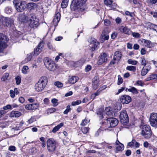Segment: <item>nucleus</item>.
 Here are the masks:
<instances>
[{
	"mask_svg": "<svg viewBox=\"0 0 157 157\" xmlns=\"http://www.w3.org/2000/svg\"><path fill=\"white\" fill-rule=\"evenodd\" d=\"M47 82V78L46 76H42L35 86L36 90L38 92L42 91L45 87Z\"/></svg>",
	"mask_w": 157,
	"mask_h": 157,
	"instance_id": "obj_1",
	"label": "nucleus"
},
{
	"mask_svg": "<svg viewBox=\"0 0 157 157\" xmlns=\"http://www.w3.org/2000/svg\"><path fill=\"white\" fill-rule=\"evenodd\" d=\"M141 135L146 139L150 138L152 136V131L149 125L146 124L141 127Z\"/></svg>",
	"mask_w": 157,
	"mask_h": 157,
	"instance_id": "obj_2",
	"label": "nucleus"
},
{
	"mask_svg": "<svg viewBox=\"0 0 157 157\" xmlns=\"http://www.w3.org/2000/svg\"><path fill=\"white\" fill-rule=\"evenodd\" d=\"M27 21L31 28L36 27L38 25V20L33 14L29 13L28 15Z\"/></svg>",
	"mask_w": 157,
	"mask_h": 157,
	"instance_id": "obj_3",
	"label": "nucleus"
},
{
	"mask_svg": "<svg viewBox=\"0 0 157 157\" xmlns=\"http://www.w3.org/2000/svg\"><path fill=\"white\" fill-rule=\"evenodd\" d=\"M44 62L46 67L49 71H54L56 67L54 62L48 57H45L44 59Z\"/></svg>",
	"mask_w": 157,
	"mask_h": 157,
	"instance_id": "obj_4",
	"label": "nucleus"
},
{
	"mask_svg": "<svg viewBox=\"0 0 157 157\" xmlns=\"http://www.w3.org/2000/svg\"><path fill=\"white\" fill-rule=\"evenodd\" d=\"M13 3L18 12H22L25 9V2L19 0H14Z\"/></svg>",
	"mask_w": 157,
	"mask_h": 157,
	"instance_id": "obj_5",
	"label": "nucleus"
},
{
	"mask_svg": "<svg viewBox=\"0 0 157 157\" xmlns=\"http://www.w3.org/2000/svg\"><path fill=\"white\" fill-rule=\"evenodd\" d=\"M87 0H74L71 5V9L75 10L78 8L81 9V7L84 5Z\"/></svg>",
	"mask_w": 157,
	"mask_h": 157,
	"instance_id": "obj_6",
	"label": "nucleus"
},
{
	"mask_svg": "<svg viewBox=\"0 0 157 157\" xmlns=\"http://www.w3.org/2000/svg\"><path fill=\"white\" fill-rule=\"evenodd\" d=\"M47 149L50 152L55 151L56 148V143L53 138L49 139L47 142Z\"/></svg>",
	"mask_w": 157,
	"mask_h": 157,
	"instance_id": "obj_7",
	"label": "nucleus"
},
{
	"mask_svg": "<svg viewBox=\"0 0 157 157\" xmlns=\"http://www.w3.org/2000/svg\"><path fill=\"white\" fill-rule=\"evenodd\" d=\"M0 22L4 26L8 27L13 24L14 20L10 17H0Z\"/></svg>",
	"mask_w": 157,
	"mask_h": 157,
	"instance_id": "obj_8",
	"label": "nucleus"
},
{
	"mask_svg": "<svg viewBox=\"0 0 157 157\" xmlns=\"http://www.w3.org/2000/svg\"><path fill=\"white\" fill-rule=\"evenodd\" d=\"M120 119L121 122L123 124H127L129 121V118L126 110L122 111L120 114Z\"/></svg>",
	"mask_w": 157,
	"mask_h": 157,
	"instance_id": "obj_9",
	"label": "nucleus"
},
{
	"mask_svg": "<svg viewBox=\"0 0 157 157\" xmlns=\"http://www.w3.org/2000/svg\"><path fill=\"white\" fill-rule=\"evenodd\" d=\"M149 121L151 125L157 128V113H152L151 114Z\"/></svg>",
	"mask_w": 157,
	"mask_h": 157,
	"instance_id": "obj_10",
	"label": "nucleus"
},
{
	"mask_svg": "<svg viewBox=\"0 0 157 157\" xmlns=\"http://www.w3.org/2000/svg\"><path fill=\"white\" fill-rule=\"evenodd\" d=\"M107 124L109 127H111L116 126L118 124V121L116 118L110 117L107 120Z\"/></svg>",
	"mask_w": 157,
	"mask_h": 157,
	"instance_id": "obj_11",
	"label": "nucleus"
},
{
	"mask_svg": "<svg viewBox=\"0 0 157 157\" xmlns=\"http://www.w3.org/2000/svg\"><path fill=\"white\" fill-rule=\"evenodd\" d=\"M107 61V55L105 53H104L99 56L97 64L98 65H100L104 63H106Z\"/></svg>",
	"mask_w": 157,
	"mask_h": 157,
	"instance_id": "obj_12",
	"label": "nucleus"
},
{
	"mask_svg": "<svg viewBox=\"0 0 157 157\" xmlns=\"http://www.w3.org/2000/svg\"><path fill=\"white\" fill-rule=\"evenodd\" d=\"M44 42L43 40L41 41L36 48L34 49V55L35 56H37L41 52L44 48Z\"/></svg>",
	"mask_w": 157,
	"mask_h": 157,
	"instance_id": "obj_13",
	"label": "nucleus"
},
{
	"mask_svg": "<svg viewBox=\"0 0 157 157\" xmlns=\"http://www.w3.org/2000/svg\"><path fill=\"white\" fill-rule=\"evenodd\" d=\"M120 100L122 104H127L131 102V98L128 95H124L121 96Z\"/></svg>",
	"mask_w": 157,
	"mask_h": 157,
	"instance_id": "obj_14",
	"label": "nucleus"
},
{
	"mask_svg": "<svg viewBox=\"0 0 157 157\" xmlns=\"http://www.w3.org/2000/svg\"><path fill=\"white\" fill-rule=\"evenodd\" d=\"M29 13H22L19 14L17 19L18 21L21 22H24L26 20L28 21V16Z\"/></svg>",
	"mask_w": 157,
	"mask_h": 157,
	"instance_id": "obj_15",
	"label": "nucleus"
},
{
	"mask_svg": "<svg viewBox=\"0 0 157 157\" xmlns=\"http://www.w3.org/2000/svg\"><path fill=\"white\" fill-rule=\"evenodd\" d=\"M118 30L121 33L127 35H130L132 33L131 30L126 26H121L119 28Z\"/></svg>",
	"mask_w": 157,
	"mask_h": 157,
	"instance_id": "obj_16",
	"label": "nucleus"
},
{
	"mask_svg": "<svg viewBox=\"0 0 157 157\" xmlns=\"http://www.w3.org/2000/svg\"><path fill=\"white\" fill-rule=\"evenodd\" d=\"M109 38L108 32L107 29H105L102 32L101 36V41L102 42L106 40H107Z\"/></svg>",
	"mask_w": 157,
	"mask_h": 157,
	"instance_id": "obj_17",
	"label": "nucleus"
},
{
	"mask_svg": "<svg viewBox=\"0 0 157 157\" xmlns=\"http://www.w3.org/2000/svg\"><path fill=\"white\" fill-rule=\"evenodd\" d=\"M99 44V42L96 40H92L90 44V47H91L90 49L91 51H94L97 49Z\"/></svg>",
	"mask_w": 157,
	"mask_h": 157,
	"instance_id": "obj_18",
	"label": "nucleus"
},
{
	"mask_svg": "<svg viewBox=\"0 0 157 157\" xmlns=\"http://www.w3.org/2000/svg\"><path fill=\"white\" fill-rule=\"evenodd\" d=\"M124 145L117 140L116 142V149L117 151H122L124 149Z\"/></svg>",
	"mask_w": 157,
	"mask_h": 157,
	"instance_id": "obj_19",
	"label": "nucleus"
},
{
	"mask_svg": "<svg viewBox=\"0 0 157 157\" xmlns=\"http://www.w3.org/2000/svg\"><path fill=\"white\" fill-rule=\"evenodd\" d=\"M21 115V112L17 111H12L10 115V117H17Z\"/></svg>",
	"mask_w": 157,
	"mask_h": 157,
	"instance_id": "obj_20",
	"label": "nucleus"
},
{
	"mask_svg": "<svg viewBox=\"0 0 157 157\" xmlns=\"http://www.w3.org/2000/svg\"><path fill=\"white\" fill-rule=\"evenodd\" d=\"M151 68V67L150 65H148L146 66L145 68V67H144L141 71V75L142 76H145L149 71Z\"/></svg>",
	"mask_w": 157,
	"mask_h": 157,
	"instance_id": "obj_21",
	"label": "nucleus"
},
{
	"mask_svg": "<svg viewBox=\"0 0 157 157\" xmlns=\"http://www.w3.org/2000/svg\"><path fill=\"white\" fill-rule=\"evenodd\" d=\"M99 85V79L97 77H95L92 82L93 89L96 90L98 88Z\"/></svg>",
	"mask_w": 157,
	"mask_h": 157,
	"instance_id": "obj_22",
	"label": "nucleus"
},
{
	"mask_svg": "<svg viewBox=\"0 0 157 157\" xmlns=\"http://www.w3.org/2000/svg\"><path fill=\"white\" fill-rule=\"evenodd\" d=\"M122 54L121 52L119 51H116L114 54L113 59L116 60H119L121 58Z\"/></svg>",
	"mask_w": 157,
	"mask_h": 157,
	"instance_id": "obj_23",
	"label": "nucleus"
},
{
	"mask_svg": "<svg viewBox=\"0 0 157 157\" xmlns=\"http://www.w3.org/2000/svg\"><path fill=\"white\" fill-rule=\"evenodd\" d=\"M60 18V14L59 13H57L55 14L53 20L54 24H57L59 22Z\"/></svg>",
	"mask_w": 157,
	"mask_h": 157,
	"instance_id": "obj_24",
	"label": "nucleus"
},
{
	"mask_svg": "<svg viewBox=\"0 0 157 157\" xmlns=\"http://www.w3.org/2000/svg\"><path fill=\"white\" fill-rule=\"evenodd\" d=\"M9 40L7 37L3 33H0V42L6 43Z\"/></svg>",
	"mask_w": 157,
	"mask_h": 157,
	"instance_id": "obj_25",
	"label": "nucleus"
},
{
	"mask_svg": "<svg viewBox=\"0 0 157 157\" xmlns=\"http://www.w3.org/2000/svg\"><path fill=\"white\" fill-rule=\"evenodd\" d=\"M37 4L34 2H30L28 3L27 6L28 9L30 10H33L36 7Z\"/></svg>",
	"mask_w": 157,
	"mask_h": 157,
	"instance_id": "obj_26",
	"label": "nucleus"
},
{
	"mask_svg": "<svg viewBox=\"0 0 157 157\" xmlns=\"http://www.w3.org/2000/svg\"><path fill=\"white\" fill-rule=\"evenodd\" d=\"M125 90L126 91H128L131 92L133 94H138L137 89L135 88L132 86H130L129 88H126L125 89Z\"/></svg>",
	"mask_w": 157,
	"mask_h": 157,
	"instance_id": "obj_27",
	"label": "nucleus"
},
{
	"mask_svg": "<svg viewBox=\"0 0 157 157\" xmlns=\"http://www.w3.org/2000/svg\"><path fill=\"white\" fill-rule=\"evenodd\" d=\"M78 79V77L72 76L69 79L68 81L70 83L74 84L77 81Z\"/></svg>",
	"mask_w": 157,
	"mask_h": 157,
	"instance_id": "obj_28",
	"label": "nucleus"
},
{
	"mask_svg": "<svg viewBox=\"0 0 157 157\" xmlns=\"http://www.w3.org/2000/svg\"><path fill=\"white\" fill-rule=\"evenodd\" d=\"M144 44L145 46L148 48H151L154 46V44L149 40H145Z\"/></svg>",
	"mask_w": 157,
	"mask_h": 157,
	"instance_id": "obj_29",
	"label": "nucleus"
},
{
	"mask_svg": "<svg viewBox=\"0 0 157 157\" xmlns=\"http://www.w3.org/2000/svg\"><path fill=\"white\" fill-rule=\"evenodd\" d=\"M157 79V74H152L150 75L146 79L147 81Z\"/></svg>",
	"mask_w": 157,
	"mask_h": 157,
	"instance_id": "obj_30",
	"label": "nucleus"
},
{
	"mask_svg": "<svg viewBox=\"0 0 157 157\" xmlns=\"http://www.w3.org/2000/svg\"><path fill=\"white\" fill-rule=\"evenodd\" d=\"M63 123H60L59 124L55 127L52 129V132L53 133H56L61 127L63 126Z\"/></svg>",
	"mask_w": 157,
	"mask_h": 157,
	"instance_id": "obj_31",
	"label": "nucleus"
},
{
	"mask_svg": "<svg viewBox=\"0 0 157 157\" xmlns=\"http://www.w3.org/2000/svg\"><path fill=\"white\" fill-rule=\"evenodd\" d=\"M7 47V45L6 43L0 42V53H3V50L6 48Z\"/></svg>",
	"mask_w": 157,
	"mask_h": 157,
	"instance_id": "obj_32",
	"label": "nucleus"
},
{
	"mask_svg": "<svg viewBox=\"0 0 157 157\" xmlns=\"http://www.w3.org/2000/svg\"><path fill=\"white\" fill-rule=\"evenodd\" d=\"M103 110L102 109H100L97 111V114L99 116L101 119L103 118Z\"/></svg>",
	"mask_w": 157,
	"mask_h": 157,
	"instance_id": "obj_33",
	"label": "nucleus"
},
{
	"mask_svg": "<svg viewBox=\"0 0 157 157\" xmlns=\"http://www.w3.org/2000/svg\"><path fill=\"white\" fill-rule=\"evenodd\" d=\"M102 91V90H101V88L99 89L95 93L91 95V98L94 99L95 97L98 95Z\"/></svg>",
	"mask_w": 157,
	"mask_h": 157,
	"instance_id": "obj_34",
	"label": "nucleus"
},
{
	"mask_svg": "<svg viewBox=\"0 0 157 157\" xmlns=\"http://www.w3.org/2000/svg\"><path fill=\"white\" fill-rule=\"evenodd\" d=\"M68 0H63L61 4V7L63 8H66L68 4Z\"/></svg>",
	"mask_w": 157,
	"mask_h": 157,
	"instance_id": "obj_35",
	"label": "nucleus"
},
{
	"mask_svg": "<svg viewBox=\"0 0 157 157\" xmlns=\"http://www.w3.org/2000/svg\"><path fill=\"white\" fill-rule=\"evenodd\" d=\"M9 76V75L8 73H5L2 77L1 79L3 81H5L8 79Z\"/></svg>",
	"mask_w": 157,
	"mask_h": 157,
	"instance_id": "obj_36",
	"label": "nucleus"
},
{
	"mask_svg": "<svg viewBox=\"0 0 157 157\" xmlns=\"http://www.w3.org/2000/svg\"><path fill=\"white\" fill-rule=\"evenodd\" d=\"M126 69L127 70L135 72L136 70V67L133 66H129L126 67Z\"/></svg>",
	"mask_w": 157,
	"mask_h": 157,
	"instance_id": "obj_37",
	"label": "nucleus"
},
{
	"mask_svg": "<svg viewBox=\"0 0 157 157\" xmlns=\"http://www.w3.org/2000/svg\"><path fill=\"white\" fill-rule=\"evenodd\" d=\"M28 69L29 67L28 66H24L22 69L21 71L23 74H26L27 72V70Z\"/></svg>",
	"mask_w": 157,
	"mask_h": 157,
	"instance_id": "obj_38",
	"label": "nucleus"
},
{
	"mask_svg": "<svg viewBox=\"0 0 157 157\" xmlns=\"http://www.w3.org/2000/svg\"><path fill=\"white\" fill-rule=\"evenodd\" d=\"M127 62L129 64H131L133 65H136L138 63L137 61L136 60H133L131 59H129L128 61Z\"/></svg>",
	"mask_w": 157,
	"mask_h": 157,
	"instance_id": "obj_39",
	"label": "nucleus"
},
{
	"mask_svg": "<svg viewBox=\"0 0 157 157\" xmlns=\"http://www.w3.org/2000/svg\"><path fill=\"white\" fill-rule=\"evenodd\" d=\"M58 100L56 98H53L52 99L51 102L53 104L54 106H56L58 104Z\"/></svg>",
	"mask_w": 157,
	"mask_h": 157,
	"instance_id": "obj_40",
	"label": "nucleus"
},
{
	"mask_svg": "<svg viewBox=\"0 0 157 157\" xmlns=\"http://www.w3.org/2000/svg\"><path fill=\"white\" fill-rule=\"evenodd\" d=\"M81 100H77L76 101H73L71 103V105L73 106L78 105L81 103Z\"/></svg>",
	"mask_w": 157,
	"mask_h": 157,
	"instance_id": "obj_41",
	"label": "nucleus"
},
{
	"mask_svg": "<svg viewBox=\"0 0 157 157\" xmlns=\"http://www.w3.org/2000/svg\"><path fill=\"white\" fill-rule=\"evenodd\" d=\"M56 110V109L54 108H51L48 109L47 113H51L54 112Z\"/></svg>",
	"mask_w": 157,
	"mask_h": 157,
	"instance_id": "obj_42",
	"label": "nucleus"
},
{
	"mask_svg": "<svg viewBox=\"0 0 157 157\" xmlns=\"http://www.w3.org/2000/svg\"><path fill=\"white\" fill-rule=\"evenodd\" d=\"M16 83L17 85H19L21 82V78L19 76H17L15 78Z\"/></svg>",
	"mask_w": 157,
	"mask_h": 157,
	"instance_id": "obj_43",
	"label": "nucleus"
},
{
	"mask_svg": "<svg viewBox=\"0 0 157 157\" xmlns=\"http://www.w3.org/2000/svg\"><path fill=\"white\" fill-rule=\"evenodd\" d=\"M39 104L36 103L31 104L32 110L35 109L38 107Z\"/></svg>",
	"mask_w": 157,
	"mask_h": 157,
	"instance_id": "obj_44",
	"label": "nucleus"
},
{
	"mask_svg": "<svg viewBox=\"0 0 157 157\" xmlns=\"http://www.w3.org/2000/svg\"><path fill=\"white\" fill-rule=\"evenodd\" d=\"M118 77L117 84L118 85H120L122 83L123 79L120 75L118 76Z\"/></svg>",
	"mask_w": 157,
	"mask_h": 157,
	"instance_id": "obj_45",
	"label": "nucleus"
},
{
	"mask_svg": "<svg viewBox=\"0 0 157 157\" xmlns=\"http://www.w3.org/2000/svg\"><path fill=\"white\" fill-rule=\"evenodd\" d=\"M55 85L59 88H60L63 86V84L59 82H55Z\"/></svg>",
	"mask_w": 157,
	"mask_h": 157,
	"instance_id": "obj_46",
	"label": "nucleus"
},
{
	"mask_svg": "<svg viewBox=\"0 0 157 157\" xmlns=\"http://www.w3.org/2000/svg\"><path fill=\"white\" fill-rule=\"evenodd\" d=\"M104 3L107 6L111 5L113 3L112 0H105L104 1Z\"/></svg>",
	"mask_w": 157,
	"mask_h": 157,
	"instance_id": "obj_47",
	"label": "nucleus"
},
{
	"mask_svg": "<svg viewBox=\"0 0 157 157\" xmlns=\"http://www.w3.org/2000/svg\"><path fill=\"white\" fill-rule=\"evenodd\" d=\"M141 65H143L144 67H145L146 65V60L144 57L141 58Z\"/></svg>",
	"mask_w": 157,
	"mask_h": 157,
	"instance_id": "obj_48",
	"label": "nucleus"
},
{
	"mask_svg": "<svg viewBox=\"0 0 157 157\" xmlns=\"http://www.w3.org/2000/svg\"><path fill=\"white\" fill-rule=\"evenodd\" d=\"M150 27L153 30L157 32V25L151 24L150 25Z\"/></svg>",
	"mask_w": 157,
	"mask_h": 157,
	"instance_id": "obj_49",
	"label": "nucleus"
},
{
	"mask_svg": "<svg viewBox=\"0 0 157 157\" xmlns=\"http://www.w3.org/2000/svg\"><path fill=\"white\" fill-rule=\"evenodd\" d=\"M146 2L148 4H155L157 2V0H146Z\"/></svg>",
	"mask_w": 157,
	"mask_h": 157,
	"instance_id": "obj_50",
	"label": "nucleus"
},
{
	"mask_svg": "<svg viewBox=\"0 0 157 157\" xmlns=\"http://www.w3.org/2000/svg\"><path fill=\"white\" fill-rule=\"evenodd\" d=\"M5 12L6 13L9 14L12 12V9L9 7H6L5 9Z\"/></svg>",
	"mask_w": 157,
	"mask_h": 157,
	"instance_id": "obj_51",
	"label": "nucleus"
},
{
	"mask_svg": "<svg viewBox=\"0 0 157 157\" xmlns=\"http://www.w3.org/2000/svg\"><path fill=\"white\" fill-rule=\"evenodd\" d=\"M71 109L70 108V106L69 105H68L67 106V109L66 110L64 111L63 113L64 114H67L68 113L71 111Z\"/></svg>",
	"mask_w": 157,
	"mask_h": 157,
	"instance_id": "obj_52",
	"label": "nucleus"
},
{
	"mask_svg": "<svg viewBox=\"0 0 157 157\" xmlns=\"http://www.w3.org/2000/svg\"><path fill=\"white\" fill-rule=\"evenodd\" d=\"M89 130V128L87 127H83L82 128V131L84 134L86 133Z\"/></svg>",
	"mask_w": 157,
	"mask_h": 157,
	"instance_id": "obj_53",
	"label": "nucleus"
},
{
	"mask_svg": "<svg viewBox=\"0 0 157 157\" xmlns=\"http://www.w3.org/2000/svg\"><path fill=\"white\" fill-rule=\"evenodd\" d=\"M110 21L108 20H104V24L107 26H109L110 24Z\"/></svg>",
	"mask_w": 157,
	"mask_h": 157,
	"instance_id": "obj_54",
	"label": "nucleus"
},
{
	"mask_svg": "<svg viewBox=\"0 0 157 157\" xmlns=\"http://www.w3.org/2000/svg\"><path fill=\"white\" fill-rule=\"evenodd\" d=\"M113 113H114L112 110H111L110 111H109L108 112H107V113H106V115H107L109 117H112L113 116Z\"/></svg>",
	"mask_w": 157,
	"mask_h": 157,
	"instance_id": "obj_55",
	"label": "nucleus"
},
{
	"mask_svg": "<svg viewBox=\"0 0 157 157\" xmlns=\"http://www.w3.org/2000/svg\"><path fill=\"white\" fill-rule=\"evenodd\" d=\"M135 143V140H133L131 142L128 144V145L130 147L134 146Z\"/></svg>",
	"mask_w": 157,
	"mask_h": 157,
	"instance_id": "obj_56",
	"label": "nucleus"
},
{
	"mask_svg": "<svg viewBox=\"0 0 157 157\" xmlns=\"http://www.w3.org/2000/svg\"><path fill=\"white\" fill-rule=\"evenodd\" d=\"M3 109L4 110H6L8 109H12V106L10 105H7L6 106L3 107Z\"/></svg>",
	"mask_w": 157,
	"mask_h": 157,
	"instance_id": "obj_57",
	"label": "nucleus"
},
{
	"mask_svg": "<svg viewBox=\"0 0 157 157\" xmlns=\"http://www.w3.org/2000/svg\"><path fill=\"white\" fill-rule=\"evenodd\" d=\"M132 35L135 37L139 38L140 37V34L138 33H132Z\"/></svg>",
	"mask_w": 157,
	"mask_h": 157,
	"instance_id": "obj_58",
	"label": "nucleus"
},
{
	"mask_svg": "<svg viewBox=\"0 0 157 157\" xmlns=\"http://www.w3.org/2000/svg\"><path fill=\"white\" fill-rule=\"evenodd\" d=\"M10 97L12 98H14L15 96V93L14 91L13 90H11L10 91Z\"/></svg>",
	"mask_w": 157,
	"mask_h": 157,
	"instance_id": "obj_59",
	"label": "nucleus"
},
{
	"mask_svg": "<svg viewBox=\"0 0 157 157\" xmlns=\"http://www.w3.org/2000/svg\"><path fill=\"white\" fill-rule=\"evenodd\" d=\"M25 108L29 110H32L31 104H28L25 106Z\"/></svg>",
	"mask_w": 157,
	"mask_h": 157,
	"instance_id": "obj_60",
	"label": "nucleus"
},
{
	"mask_svg": "<svg viewBox=\"0 0 157 157\" xmlns=\"http://www.w3.org/2000/svg\"><path fill=\"white\" fill-rule=\"evenodd\" d=\"M9 150L11 151H14L16 150V147L14 146H10L9 147Z\"/></svg>",
	"mask_w": 157,
	"mask_h": 157,
	"instance_id": "obj_61",
	"label": "nucleus"
},
{
	"mask_svg": "<svg viewBox=\"0 0 157 157\" xmlns=\"http://www.w3.org/2000/svg\"><path fill=\"white\" fill-rule=\"evenodd\" d=\"M87 119H85L82 121L81 124V125L83 126L87 124Z\"/></svg>",
	"mask_w": 157,
	"mask_h": 157,
	"instance_id": "obj_62",
	"label": "nucleus"
},
{
	"mask_svg": "<svg viewBox=\"0 0 157 157\" xmlns=\"http://www.w3.org/2000/svg\"><path fill=\"white\" fill-rule=\"evenodd\" d=\"M115 21L116 23L118 24H120L121 22V19L119 17H117Z\"/></svg>",
	"mask_w": 157,
	"mask_h": 157,
	"instance_id": "obj_63",
	"label": "nucleus"
},
{
	"mask_svg": "<svg viewBox=\"0 0 157 157\" xmlns=\"http://www.w3.org/2000/svg\"><path fill=\"white\" fill-rule=\"evenodd\" d=\"M150 13L153 15V16L155 18H157V12H151Z\"/></svg>",
	"mask_w": 157,
	"mask_h": 157,
	"instance_id": "obj_64",
	"label": "nucleus"
}]
</instances>
